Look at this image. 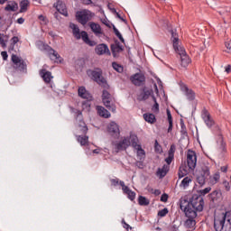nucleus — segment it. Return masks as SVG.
I'll list each match as a JSON object with an SVG mask.
<instances>
[{
	"label": "nucleus",
	"mask_w": 231,
	"mask_h": 231,
	"mask_svg": "<svg viewBox=\"0 0 231 231\" xmlns=\"http://www.w3.org/2000/svg\"><path fill=\"white\" fill-rule=\"evenodd\" d=\"M110 182H111V185H113V187H116V185L120 184V181L118 180V179H111Z\"/></svg>",
	"instance_id": "obj_53"
},
{
	"label": "nucleus",
	"mask_w": 231,
	"mask_h": 231,
	"mask_svg": "<svg viewBox=\"0 0 231 231\" xmlns=\"http://www.w3.org/2000/svg\"><path fill=\"white\" fill-rule=\"evenodd\" d=\"M114 33H116V37H118L119 35L122 34V33H120V31H118V29H116V27H114Z\"/></svg>",
	"instance_id": "obj_60"
},
{
	"label": "nucleus",
	"mask_w": 231,
	"mask_h": 231,
	"mask_svg": "<svg viewBox=\"0 0 231 231\" xmlns=\"http://www.w3.org/2000/svg\"><path fill=\"white\" fill-rule=\"evenodd\" d=\"M196 165H198V155L196 152L189 150L187 152V165H181L179 169V178H184L189 172H194Z\"/></svg>",
	"instance_id": "obj_1"
},
{
	"label": "nucleus",
	"mask_w": 231,
	"mask_h": 231,
	"mask_svg": "<svg viewBox=\"0 0 231 231\" xmlns=\"http://www.w3.org/2000/svg\"><path fill=\"white\" fill-rule=\"evenodd\" d=\"M167 199H169V195L162 194L161 197V201H162L163 203H167Z\"/></svg>",
	"instance_id": "obj_54"
},
{
	"label": "nucleus",
	"mask_w": 231,
	"mask_h": 231,
	"mask_svg": "<svg viewBox=\"0 0 231 231\" xmlns=\"http://www.w3.org/2000/svg\"><path fill=\"white\" fill-rule=\"evenodd\" d=\"M218 143H220L218 152H220V157L223 158L226 154V143L223 141V135L221 134H218Z\"/></svg>",
	"instance_id": "obj_19"
},
{
	"label": "nucleus",
	"mask_w": 231,
	"mask_h": 231,
	"mask_svg": "<svg viewBox=\"0 0 231 231\" xmlns=\"http://www.w3.org/2000/svg\"><path fill=\"white\" fill-rule=\"evenodd\" d=\"M225 71H226V73H231V65L226 66Z\"/></svg>",
	"instance_id": "obj_59"
},
{
	"label": "nucleus",
	"mask_w": 231,
	"mask_h": 231,
	"mask_svg": "<svg viewBox=\"0 0 231 231\" xmlns=\"http://www.w3.org/2000/svg\"><path fill=\"white\" fill-rule=\"evenodd\" d=\"M90 30L93 32V33H95V35H97V37H99V35H102V27H100V24L94 23V22H90L88 23Z\"/></svg>",
	"instance_id": "obj_18"
},
{
	"label": "nucleus",
	"mask_w": 231,
	"mask_h": 231,
	"mask_svg": "<svg viewBox=\"0 0 231 231\" xmlns=\"http://www.w3.org/2000/svg\"><path fill=\"white\" fill-rule=\"evenodd\" d=\"M126 195L128 196V198L131 199V201H134V199L136 198V193L133 190H129Z\"/></svg>",
	"instance_id": "obj_46"
},
{
	"label": "nucleus",
	"mask_w": 231,
	"mask_h": 231,
	"mask_svg": "<svg viewBox=\"0 0 231 231\" xmlns=\"http://www.w3.org/2000/svg\"><path fill=\"white\" fill-rule=\"evenodd\" d=\"M132 147L137 150V156L139 160L145 158V151L142 149V145L138 144V137L136 135H131Z\"/></svg>",
	"instance_id": "obj_11"
},
{
	"label": "nucleus",
	"mask_w": 231,
	"mask_h": 231,
	"mask_svg": "<svg viewBox=\"0 0 231 231\" xmlns=\"http://www.w3.org/2000/svg\"><path fill=\"white\" fill-rule=\"evenodd\" d=\"M202 118L208 127H212V125H214V120H212V117H210V114L208 113V111H203Z\"/></svg>",
	"instance_id": "obj_21"
},
{
	"label": "nucleus",
	"mask_w": 231,
	"mask_h": 231,
	"mask_svg": "<svg viewBox=\"0 0 231 231\" xmlns=\"http://www.w3.org/2000/svg\"><path fill=\"white\" fill-rule=\"evenodd\" d=\"M152 98L154 105L152 106V110L153 111V113H158L160 111V105L156 101V97H153Z\"/></svg>",
	"instance_id": "obj_41"
},
{
	"label": "nucleus",
	"mask_w": 231,
	"mask_h": 231,
	"mask_svg": "<svg viewBox=\"0 0 231 231\" xmlns=\"http://www.w3.org/2000/svg\"><path fill=\"white\" fill-rule=\"evenodd\" d=\"M12 42L14 44H17L19 42V37L17 36H14L12 39H11Z\"/></svg>",
	"instance_id": "obj_56"
},
{
	"label": "nucleus",
	"mask_w": 231,
	"mask_h": 231,
	"mask_svg": "<svg viewBox=\"0 0 231 231\" xmlns=\"http://www.w3.org/2000/svg\"><path fill=\"white\" fill-rule=\"evenodd\" d=\"M88 75L94 79L97 84L105 88V89H109V85L107 84V80H106L105 77L102 76V69H97L96 70H88Z\"/></svg>",
	"instance_id": "obj_4"
},
{
	"label": "nucleus",
	"mask_w": 231,
	"mask_h": 231,
	"mask_svg": "<svg viewBox=\"0 0 231 231\" xmlns=\"http://www.w3.org/2000/svg\"><path fill=\"white\" fill-rule=\"evenodd\" d=\"M84 5H91L93 3L91 0H82Z\"/></svg>",
	"instance_id": "obj_63"
},
{
	"label": "nucleus",
	"mask_w": 231,
	"mask_h": 231,
	"mask_svg": "<svg viewBox=\"0 0 231 231\" xmlns=\"http://www.w3.org/2000/svg\"><path fill=\"white\" fill-rule=\"evenodd\" d=\"M95 51L97 55H111V52L109 51V47H107L104 43L98 44L96 47Z\"/></svg>",
	"instance_id": "obj_15"
},
{
	"label": "nucleus",
	"mask_w": 231,
	"mask_h": 231,
	"mask_svg": "<svg viewBox=\"0 0 231 231\" xmlns=\"http://www.w3.org/2000/svg\"><path fill=\"white\" fill-rule=\"evenodd\" d=\"M171 38L173 42V48L177 51V53L180 55V57H183L187 55V51H185V48L180 46L178 43L180 42V39L178 38V34L174 32H171Z\"/></svg>",
	"instance_id": "obj_9"
},
{
	"label": "nucleus",
	"mask_w": 231,
	"mask_h": 231,
	"mask_svg": "<svg viewBox=\"0 0 231 231\" xmlns=\"http://www.w3.org/2000/svg\"><path fill=\"white\" fill-rule=\"evenodd\" d=\"M108 133H110V134L112 136H116L118 138V136H120V127L117 125L116 123L115 122H111L108 125Z\"/></svg>",
	"instance_id": "obj_13"
},
{
	"label": "nucleus",
	"mask_w": 231,
	"mask_h": 231,
	"mask_svg": "<svg viewBox=\"0 0 231 231\" xmlns=\"http://www.w3.org/2000/svg\"><path fill=\"white\" fill-rule=\"evenodd\" d=\"M169 169H171V166L164 164L162 168L158 169L157 176H160V178H165V176H167V172H169Z\"/></svg>",
	"instance_id": "obj_28"
},
{
	"label": "nucleus",
	"mask_w": 231,
	"mask_h": 231,
	"mask_svg": "<svg viewBox=\"0 0 231 231\" xmlns=\"http://www.w3.org/2000/svg\"><path fill=\"white\" fill-rule=\"evenodd\" d=\"M40 75L46 84H50L51 82V79H53V76H51V72L44 69L40 70Z\"/></svg>",
	"instance_id": "obj_20"
},
{
	"label": "nucleus",
	"mask_w": 231,
	"mask_h": 231,
	"mask_svg": "<svg viewBox=\"0 0 231 231\" xmlns=\"http://www.w3.org/2000/svg\"><path fill=\"white\" fill-rule=\"evenodd\" d=\"M138 203L141 205V207H147L149 205L150 201L147 199V198L143 196H139L138 198Z\"/></svg>",
	"instance_id": "obj_36"
},
{
	"label": "nucleus",
	"mask_w": 231,
	"mask_h": 231,
	"mask_svg": "<svg viewBox=\"0 0 231 231\" xmlns=\"http://www.w3.org/2000/svg\"><path fill=\"white\" fill-rule=\"evenodd\" d=\"M219 180H221V173L219 171H216L213 175H209V185H216V183H219Z\"/></svg>",
	"instance_id": "obj_25"
},
{
	"label": "nucleus",
	"mask_w": 231,
	"mask_h": 231,
	"mask_svg": "<svg viewBox=\"0 0 231 231\" xmlns=\"http://www.w3.org/2000/svg\"><path fill=\"white\" fill-rule=\"evenodd\" d=\"M189 203L198 212H202L205 207V200L201 195H193Z\"/></svg>",
	"instance_id": "obj_6"
},
{
	"label": "nucleus",
	"mask_w": 231,
	"mask_h": 231,
	"mask_svg": "<svg viewBox=\"0 0 231 231\" xmlns=\"http://www.w3.org/2000/svg\"><path fill=\"white\" fill-rule=\"evenodd\" d=\"M119 185L122 187V190L124 192V194H127L131 189H129V187L125 186V182L120 180Z\"/></svg>",
	"instance_id": "obj_42"
},
{
	"label": "nucleus",
	"mask_w": 231,
	"mask_h": 231,
	"mask_svg": "<svg viewBox=\"0 0 231 231\" xmlns=\"http://www.w3.org/2000/svg\"><path fill=\"white\" fill-rule=\"evenodd\" d=\"M12 62L14 63V69H18L19 71H26V62L24 60H22L21 57L13 54L11 58Z\"/></svg>",
	"instance_id": "obj_8"
},
{
	"label": "nucleus",
	"mask_w": 231,
	"mask_h": 231,
	"mask_svg": "<svg viewBox=\"0 0 231 231\" xmlns=\"http://www.w3.org/2000/svg\"><path fill=\"white\" fill-rule=\"evenodd\" d=\"M38 19H39L41 24L46 25V24H48V23H49L48 18H46V16H44V15H42V14L39 15V16H38Z\"/></svg>",
	"instance_id": "obj_45"
},
{
	"label": "nucleus",
	"mask_w": 231,
	"mask_h": 231,
	"mask_svg": "<svg viewBox=\"0 0 231 231\" xmlns=\"http://www.w3.org/2000/svg\"><path fill=\"white\" fill-rule=\"evenodd\" d=\"M70 28L73 30V35L76 39H80V29L75 23H71Z\"/></svg>",
	"instance_id": "obj_34"
},
{
	"label": "nucleus",
	"mask_w": 231,
	"mask_h": 231,
	"mask_svg": "<svg viewBox=\"0 0 231 231\" xmlns=\"http://www.w3.org/2000/svg\"><path fill=\"white\" fill-rule=\"evenodd\" d=\"M181 91L187 97L188 100H189V101L195 100L196 92H194V90L189 88V87H187V85H183L181 87Z\"/></svg>",
	"instance_id": "obj_14"
},
{
	"label": "nucleus",
	"mask_w": 231,
	"mask_h": 231,
	"mask_svg": "<svg viewBox=\"0 0 231 231\" xmlns=\"http://www.w3.org/2000/svg\"><path fill=\"white\" fill-rule=\"evenodd\" d=\"M226 51L231 54V40L226 42Z\"/></svg>",
	"instance_id": "obj_52"
},
{
	"label": "nucleus",
	"mask_w": 231,
	"mask_h": 231,
	"mask_svg": "<svg viewBox=\"0 0 231 231\" xmlns=\"http://www.w3.org/2000/svg\"><path fill=\"white\" fill-rule=\"evenodd\" d=\"M6 36L3 33H0V45L2 48H6V40H5Z\"/></svg>",
	"instance_id": "obj_44"
},
{
	"label": "nucleus",
	"mask_w": 231,
	"mask_h": 231,
	"mask_svg": "<svg viewBox=\"0 0 231 231\" xmlns=\"http://www.w3.org/2000/svg\"><path fill=\"white\" fill-rule=\"evenodd\" d=\"M1 55H2L3 59H4V60H7V59H8V52L2 51Z\"/></svg>",
	"instance_id": "obj_57"
},
{
	"label": "nucleus",
	"mask_w": 231,
	"mask_h": 231,
	"mask_svg": "<svg viewBox=\"0 0 231 231\" xmlns=\"http://www.w3.org/2000/svg\"><path fill=\"white\" fill-rule=\"evenodd\" d=\"M78 94H79V97H80L81 98H84L85 100H88V101L93 100V96H91V94H89V92H88V90H86V88L84 87L79 88Z\"/></svg>",
	"instance_id": "obj_16"
},
{
	"label": "nucleus",
	"mask_w": 231,
	"mask_h": 231,
	"mask_svg": "<svg viewBox=\"0 0 231 231\" xmlns=\"http://www.w3.org/2000/svg\"><path fill=\"white\" fill-rule=\"evenodd\" d=\"M112 96L109 92H107V90H103V94H102V100H103V104H107V101H106V98H110Z\"/></svg>",
	"instance_id": "obj_40"
},
{
	"label": "nucleus",
	"mask_w": 231,
	"mask_h": 231,
	"mask_svg": "<svg viewBox=\"0 0 231 231\" xmlns=\"http://www.w3.org/2000/svg\"><path fill=\"white\" fill-rule=\"evenodd\" d=\"M5 12H17L19 5L15 1H9L5 7Z\"/></svg>",
	"instance_id": "obj_23"
},
{
	"label": "nucleus",
	"mask_w": 231,
	"mask_h": 231,
	"mask_svg": "<svg viewBox=\"0 0 231 231\" xmlns=\"http://www.w3.org/2000/svg\"><path fill=\"white\" fill-rule=\"evenodd\" d=\"M180 210L184 212L186 217L189 219H196V217H198V210H196L190 206L189 200L185 199H180Z\"/></svg>",
	"instance_id": "obj_3"
},
{
	"label": "nucleus",
	"mask_w": 231,
	"mask_h": 231,
	"mask_svg": "<svg viewBox=\"0 0 231 231\" xmlns=\"http://www.w3.org/2000/svg\"><path fill=\"white\" fill-rule=\"evenodd\" d=\"M131 136H133V134H131L129 137H125L124 140L120 143H114V147L116 152L124 151V149H126L129 147V145H133V139Z\"/></svg>",
	"instance_id": "obj_10"
},
{
	"label": "nucleus",
	"mask_w": 231,
	"mask_h": 231,
	"mask_svg": "<svg viewBox=\"0 0 231 231\" xmlns=\"http://www.w3.org/2000/svg\"><path fill=\"white\" fill-rule=\"evenodd\" d=\"M117 37H118L119 41H121V42H125L124 37L122 36V34H119Z\"/></svg>",
	"instance_id": "obj_64"
},
{
	"label": "nucleus",
	"mask_w": 231,
	"mask_h": 231,
	"mask_svg": "<svg viewBox=\"0 0 231 231\" xmlns=\"http://www.w3.org/2000/svg\"><path fill=\"white\" fill-rule=\"evenodd\" d=\"M97 115H99V116H102V118H110L111 117V113H109V111H107V109H106L102 106H97Z\"/></svg>",
	"instance_id": "obj_22"
},
{
	"label": "nucleus",
	"mask_w": 231,
	"mask_h": 231,
	"mask_svg": "<svg viewBox=\"0 0 231 231\" xmlns=\"http://www.w3.org/2000/svg\"><path fill=\"white\" fill-rule=\"evenodd\" d=\"M190 64V58L186 54L185 56H180V66L182 68H187Z\"/></svg>",
	"instance_id": "obj_32"
},
{
	"label": "nucleus",
	"mask_w": 231,
	"mask_h": 231,
	"mask_svg": "<svg viewBox=\"0 0 231 231\" xmlns=\"http://www.w3.org/2000/svg\"><path fill=\"white\" fill-rule=\"evenodd\" d=\"M176 152V145L171 144L170 147V150L168 152V155L169 156H173L174 157V153Z\"/></svg>",
	"instance_id": "obj_47"
},
{
	"label": "nucleus",
	"mask_w": 231,
	"mask_h": 231,
	"mask_svg": "<svg viewBox=\"0 0 231 231\" xmlns=\"http://www.w3.org/2000/svg\"><path fill=\"white\" fill-rule=\"evenodd\" d=\"M86 134H88V125L83 120H80L78 125V135H76V138L81 146H86L89 143V137Z\"/></svg>",
	"instance_id": "obj_2"
},
{
	"label": "nucleus",
	"mask_w": 231,
	"mask_h": 231,
	"mask_svg": "<svg viewBox=\"0 0 231 231\" xmlns=\"http://www.w3.org/2000/svg\"><path fill=\"white\" fill-rule=\"evenodd\" d=\"M50 58L51 59V60H57L58 59L60 58V56L59 55L58 51H56L53 49H51V51H50Z\"/></svg>",
	"instance_id": "obj_37"
},
{
	"label": "nucleus",
	"mask_w": 231,
	"mask_h": 231,
	"mask_svg": "<svg viewBox=\"0 0 231 231\" xmlns=\"http://www.w3.org/2000/svg\"><path fill=\"white\" fill-rule=\"evenodd\" d=\"M221 172H226L228 171V168L226 166H223L220 168Z\"/></svg>",
	"instance_id": "obj_62"
},
{
	"label": "nucleus",
	"mask_w": 231,
	"mask_h": 231,
	"mask_svg": "<svg viewBox=\"0 0 231 231\" xmlns=\"http://www.w3.org/2000/svg\"><path fill=\"white\" fill-rule=\"evenodd\" d=\"M210 190H212V188L208 187L204 189H200L199 192H200L201 196H205V195L208 194V192H210Z\"/></svg>",
	"instance_id": "obj_49"
},
{
	"label": "nucleus",
	"mask_w": 231,
	"mask_h": 231,
	"mask_svg": "<svg viewBox=\"0 0 231 231\" xmlns=\"http://www.w3.org/2000/svg\"><path fill=\"white\" fill-rule=\"evenodd\" d=\"M210 176V168L204 166L200 170L197 171L196 178L197 182L200 185H205V182L207 181L208 178Z\"/></svg>",
	"instance_id": "obj_7"
},
{
	"label": "nucleus",
	"mask_w": 231,
	"mask_h": 231,
	"mask_svg": "<svg viewBox=\"0 0 231 231\" xmlns=\"http://www.w3.org/2000/svg\"><path fill=\"white\" fill-rule=\"evenodd\" d=\"M167 113V118H168V123H169V127H168V133H171L172 132V115L171 114V110L167 109L166 110Z\"/></svg>",
	"instance_id": "obj_33"
},
{
	"label": "nucleus",
	"mask_w": 231,
	"mask_h": 231,
	"mask_svg": "<svg viewBox=\"0 0 231 231\" xmlns=\"http://www.w3.org/2000/svg\"><path fill=\"white\" fill-rule=\"evenodd\" d=\"M151 97V90H145L143 89L138 96H137V100L140 102L143 100H147Z\"/></svg>",
	"instance_id": "obj_29"
},
{
	"label": "nucleus",
	"mask_w": 231,
	"mask_h": 231,
	"mask_svg": "<svg viewBox=\"0 0 231 231\" xmlns=\"http://www.w3.org/2000/svg\"><path fill=\"white\" fill-rule=\"evenodd\" d=\"M166 214H169V209L166 208L158 212L159 217H165Z\"/></svg>",
	"instance_id": "obj_48"
},
{
	"label": "nucleus",
	"mask_w": 231,
	"mask_h": 231,
	"mask_svg": "<svg viewBox=\"0 0 231 231\" xmlns=\"http://www.w3.org/2000/svg\"><path fill=\"white\" fill-rule=\"evenodd\" d=\"M93 17H95V14L89 10H82L76 13L77 21L83 26H86Z\"/></svg>",
	"instance_id": "obj_5"
},
{
	"label": "nucleus",
	"mask_w": 231,
	"mask_h": 231,
	"mask_svg": "<svg viewBox=\"0 0 231 231\" xmlns=\"http://www.w3.org/2000/svg\"><path fill=\"white\" fill-rule=\"evenodd\" d=\"M111 51H112L113 57H118V53L124 51V48L118 43L113 44L111 45Z\"/></svg>",
	"instance_id": "obj_27"
},
{
	"label": "nucleus",
	"mask_w": 231,
	"mask_h": 231,
	"mask_svg": "<svg viewBox=\"0 0 231 231\" xmlns=\"http://www.w3.org/2000/svg\"><path fill=\"white\" fill-rule=\"evenodd\" d=\"M16 23L18 24H23L24 23V18H23V17L18 18Z\"/></svg>",
	"instance_id": "obj_58"
},
{
	"label": "nucleus",
	"mask_w": 231,
	"mask_h": 231,
	"mask_svg": "<svg viewBox=\"0 0 231 231\" xmlns=\"http://www.w3.org/2000/svg\"><path fill=\"white\" fill-rule=\"evenodd\" d=\"M143 118L145 120V122H147L148 124H155L156 123V116H154L153 114H143Z\"/></svg>",
	"instance_id": "obj_30"
},
{
	"label": "nucleus",
	"mask_w": 231,
	"mask_h": 231,
	"mask_svg": "<svg viewBox=\"0 0 231 231\" xmlns=\"http://www.w3.org/2000/svg\"><path fill=\"white\" fill-rule=\"evenodd\" d=\"M220 196H221V193L217 190H215L210 194V198H211L212 201H217V199H219Z\"/></svg>",
	"instance_id": "obj_39"
},
{
	"label": "nucleus",
	"mask_w": 231,
	"mask_h": 231,
	"mask_svg": "<svg viewBox=\"0 0 231 231\" xmlns=\"http://www.w3.org/2000/svg\"><path fill=\"white\" fill-rule=\"evenodd\" d=\"M106 104H104V106L109 110L112 111V113H115L116 111V106H115V101L113 99V96L110 97H107L106 99Z\"/></svg>",
	"instance_id": "obj_24"
},
{
	"label": "nucleus",
	"mask_w": 231,
	"mask_h": 231,
	"mask_svg": "<svg viewBox=\"0 0 231 231\" xmlns=\"http://www.w3.org/2000/svg\"><path fill=\"white\" fill-rule=\"evenodd\" d=\"M112 68L117 71V73H123L124 72V67L116 62L112 63Z\"/></svg>",
	"instance_id": "obj_38"
},
{
	"label": "nucleus",
	"mask_w": 231,
	"mask_h": 231,
	"mask_svg": "<svg viewBox=\"0 0 231 231\" xmlns=\"http://www.w3.org/2000/svg\"><path fill=\"white\" fill-rule=\"evenodd\" d=\"M154 149H155V152H159V153L162 152V145L158 143V141H155Z\"/></svg>",
	"instance_id": "obj_51"
},
{
	"label": "nucleus",
	"mask_w": 231,
	"mask_h": 231,
	"mask_svg": "<svg viewBox=\"0 0 231 231\" xmlns=\"http://www.w3.org/2000/svg\"><path fill=\"white\" fill-rule=\"evenodd\" d=\"M172 160H174V156L168 155V157L165 159V162L167 164H164V165H169V167H170L171 163H172Z\"/></svg>",
	"instance_id": "obj_50"
},
{
	"label": "nucleus",
	"mask_w": 231,
	"mask_h": 231,
	"mask_svg": "<svg viewBox=\"0 0 231 231\" xmlns=\"http://www.w3.org/2000/svg\"><path fill=\"white\" fill-rule=\"evenodd\" d=\"M79 35L86 44H88V46H95V42L89 40V36L86 31H82Z\"/></svg>",
	"instance_id": "obj_26"
},
{
	"label": "nucleus",
	"mask_w": 231,
	"mask_h": 231,
	"mask_svg": "<svg viewBox=\"0 0 231 231\" xmlns=\"http://www.w3.org/2000/svg\"><path fill=\"white\" fill-rule=\"evenodd\" d=\"M223 185H224L226 190H230V183L228 181L225 180L223 182Z\"/></svg>",
	"instance_id": "obj_55"
},
{
	"label": "nucleus",
	"mask_w": 231,
	"mask_h": 231,
	"mask_svg": "<svg viewBox=\"0 0 231 231\" xmlns=\"http://www.w3.org/2000/svg\"><path fill=\"white\" fill-rule=\"evenodd\" d=\"M184 225L187 228H194V226H196V219L195 218H188L185 221Z\"/></svg>",
	"instance_id": "obj_35"
},
{
	"label": "nucleus",
	"mask_w": 231,
	"mask_h": 231,
	"mask_svg": "<svg viewBox=\"0 0 231 231\" xmlns=\"http://www.w3.org/2000/svg\"><path fill=\"white\" fill-rule=\"evenodd\" d=\"M101 151H102V149L97 148V149L93 150V153H94V154H100V152H101Z\"/></svg>",
	"instance_id": "obj_61"
},
{
	"label": "nucleus",
	"mask_w": 231,
	"mask_h": 231,
	"mask_svg": "<svg viewBox=\"0 0 231 231\" xmlns=\"http://www.w3.org/2000/svg\"><path fill=\"white\" fill-rule=\"evenodd\" d=\"M28 6H30V1L23 0L20 2V14H24L28 12Z\"/></svg>",
	"instance_id": "obj_31"
},
{
	"label": "nucleus",
	"mask_w": 231,
	"mask_h": 231,
	"mask_svg": "<svg viewBox=\"0 0 231 231\" xmlns=\"http://www.w3.org/2000/svg\"><path fill=\"white\" fill-rule=\"evenodd\" d=\"M54 6L56 10H58V12L61 14V15H65V17H68V8H66V4H64L62 1H58L56 5H54Z\"/></svg>",
	"instance_id": "obj_17"
},
{
	"label": "nucleus",
	"mask_w": 231,
	"mask_h": 231,
	"mask_svg": "<svg viewBox=\"0 0 231 231\" xmlns=\"http://www.w3.org/2000/svg\"><path fill=\"white\" fill-rule=\"evenodd\" d=\"M130 80L134 86H142L145 82V76L142 73H136L130 78Z\"/></svg>",
	"instance_id": "obj_12"
},
{
	"label": "nucleus",
	"mask_w": 231,
	"mask_h": 231,
	"mask_svg": "<svg viewBox=\"0 0 231 231\" xmlns=\"http://www.w3.org/2000/svg\"><path fill=\"white\" fill-rule=\"evenodd\" d=\"M190 181H192V180L190 179V177H186L182 180L181 181V185L182 187H189V185H190Z\"/></svg>",
	"instance_id": "obj_43"
}]
</instances>
